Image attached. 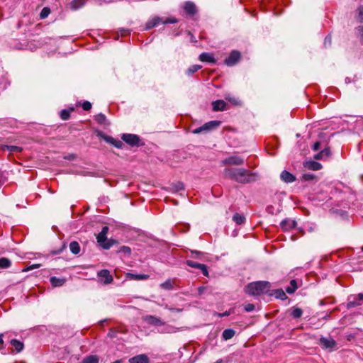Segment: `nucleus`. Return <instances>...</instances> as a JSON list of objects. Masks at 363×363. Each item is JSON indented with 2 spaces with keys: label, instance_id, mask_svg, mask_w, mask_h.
Segmentation results:
<instances>
[{
  "label": "nucleus",
  "instance_id": "20e7f679",
  "mask_svg": "<svg viewBox=\"0 0 363 363\" xmlns=\"http://www.w3.org/2000/svg\"><path fill=\"white\" fill-rule=\"evenodd\" d=\"M121 139L131 147H138L143 145L140 137L135 134L124 133L122 135Z\"/></svg>",
  "mask_w": 363,
  "mask_h": 363
},
{
  "label": "nucleus",
  "instance_id": "2f4dec72",
  "mask_svg": "<svg viewBox=\"0 0 363 363\" xmlns=\"http://www.w3.org/2000/svg\"><path fill=\"white\" fill-rule=\"evenodd\" d=\"M233 220L238 225H242L245 221V217L238 213H235L233 216Z\"/></svg>",
  "mask_w": 363,
  "mask_h": 363
},
{
  "label": "nucleus",
  "instance_id": "cd10ccee",
  "mask_svg": "<svg viewBox=\"0 0 363 363\" xmlns=\"http://www.w3.org/2000/svg\"><path fill=\"white\" fill-rule=\"evenodd\" d=\"M298 289V284L295 279H293L290 281V285L286 288V291L288 294H293Z\"/></svg>",
  "mask_w": 363,
  "mask_h": 363
},
{
  "label": "nucleus",
  "instance_id": "4468645a",
  "mask_svg": "<svg viewBox=\"0 0 363 363\" xmlns=\"http://www.w3.org/2000/svg\"><path fill=\"white\" fill-rule=\"evenodd\" d=\"M228 104L223 100H216L212 102L214 111H222L227 109Z\"/></svg>",
  "mask_w": 363,
  "mask_h": 363
},
{
  "label": "nucleus",
  "instance_id": "4c0bfd02",
  "mask_svg": "<svg viewBox=\"0 0 363 363\" xmlns=\"http://www.w3.org/2000/svg\"><path fill=\"white\" fill-rule=\"evenodd\" d=\"M96 122L101 125H104L106 122V117L103 113H99L95 116Z\"/></svg>",
  "mask_w": 363,
  "mask_h": 363
},
{
  "label": "nucleus",
  "instance_id": "7c9ffc66",
  "mask_svg": "<svg viewBox=\"0 0 363 363\" xmlns=\"http://www.w3.org/2000/svg\"><path fill=\"white\" fill-rule=\"evenodd\" d=\"M99 359L96 355H89L84 357L82 363H99Z\"/></svg>",
  "mask_w": 363,
  "mask_h": 363
},
{
  "label": "nucleus",
  "instance_id": "e433bc0d",
  "mask_svg": "<svg viewBox=\"0 0 363 363\" xmlns=\"http://www.w3.org/2000/svg\"><path fill=\"white\" fill-rule=\"evenodd\" d=\"M116 243V241L114 240H108L106 239V241H104V242L101 243L100 245L105 250L110 249L113 244Z\"/></svg>",
  "mask_w": 363,
  "mask_h": 363
},
{
  "label": "nucleus",
  "instance_id": "b1692460",
  "mask_svg": "<svg viewBox=\"0 0 363 363\" xmlns=\"http://www.w3.org/2000/svg\"><path fill=\"white\" fill-rule=\"evenodd\" d=\"M11 345L15 348L16 352H20L23 350V343L16 339L11 340Z\"/></svg>",
  "mask_w": 363,
  "mask_h": 363
},
{
  "label": "nucleus",
  "instance_id": "58836bf2",
  "mask_svg": "<svg viewBox=\"0 0 363 363\" xmlns=\"http://www.w3.org/2000/svg\"><path fill=\"white\" fill-rule=\"evenodd\" d=\"M201 68V65H194L191 66L187 70L186 74L189 75L193 74Z\"/></svg>",
  "mask_w": 363,
  "mask_h": 363
},
{
  "label": "nucleus",
  "instance_id": "a19ab883",
  "mask_svg": "<svg viewBox=\"0 0 363 363\" xmlns=\"http://www.w3.org/2000/svg\"><path fill=\"white\" fill-rule=\"evenodd\" d=\"M357 32V36L359 38L360 42L363 45V26H359L356 28Z\"/></svg>",
  "mask_w": 363,
  "mask_h": 363
},
{
  "label": "nucleus",
  "instance_id": "8fccbe9b",
  "mask_svg": "<svg viewBox=\"0 0 363 363\" xmlns=\"http://www.w3.org/2000/svg\"><path fill=\"white\" fill-rule=\"evenodd\" d=\"M357 11L359 20L360 22H363V6H360Z\"/></svg>",
  "mask_w": 363,
  "mask_h": 363
},
{
  "label": "nucleus",
  "instance_id": "49530a36",
  "mask_svg": "<svg viewBox=\"0 0 363 363\" xmlns=\"http://www.w3.org/2000/svg\"><path fill=\"white\" fill-rule=\"evenodd\" d=\"M174 186L175 188V190L177 191L183 190L184 189V185L182 182H178L176 184H174Z\"/></svg>",
  "mask_w": 363,
  "mask_h": 363
},
{
  "label": "nucleus",
  "instance_id": "6e6552de",
  "mask_svg": "<svg viewBox=\"0 0 363 363\" xmlns=\"http://www.w3.org/2000/svg\"><path fill=\"white\" fill-rule=\"evenodd\" d=\"M319 344L323 349L330 350L335 349L337 345L336 342L333 338L324 337L320 338Z\"/></svg>",
  "mask_w": 363,
  "mask_h": 363
},
{
  "label": "nucleus",
  "instance_id": "f03ea898",
  "mask_svg": "<svg viewBox=\"0 0 363 363\" xmlns=\"http://www.w3.org/2000/svg\"><path fill=\"white\" fill-rule=\"evenodd\" d=\"M271 284L267 281H257L248 284L246 286L245 291L252 296H260L263 294H268Z\"/></svg>",
  "mask_w": 363,
  "mask_h": 363
},
{
  "label": "nucleus",
  "instance_id": "f704fd0d",
  "mask_svg": "<svg viewBox=\"0 0 363 363\" xmlns=\"http://www.w3.org/2000/svg\"><path fill=\"white\" fill-rule=\"evenodd\" d=\"M225 99L236 106H240L242 104L241 101L238 98L235 96H230V95L225 96Z\"/></svg>",
  "mask_w": 363,
  "mask_h": 363
},
{
  "label": "nucleus",
  "instance_id": "37998d69",
  "mask_svg": "<svg viewBox=\"0 0 363 363\" xmlns=\"http://www.w3.org/2000/svg\"><path fill=\"white\" fill-rule=\"evenodd\" d=\"M186 264L190 267L195 268V269H199L202 264L196 262L192 260H186Z\"/></svg>",
  "mask_w": 363,
  "mask_h": 363
},
{
  "label": "nucleus",
  "instance_id": "393cba45",
  "mask_svg": "<svg viewBox=\"0 0 363 363\" xmlns=\"http://www.w3.org/2000/svg\"><path fill=\"white\" fill-rule=\"evenodd\" d=\"M235 331L231 328L225 329L222 333V337L225 340H228L234 337Z\"/></svg>",
  "mask_w": 363,
  "mask_h": 363
},
{
  "label": "nucleus",
  "instance_id": "c756f323",
  "mask_svg": "<svg viewBox=\"0 0 363 363\" xmlns=\"http://www.w3.org/2000/svg\"><path fill=\"white\" fill-rule=\"evenodd\" d=\"M11 266V261L6 257L0 258V269H8Z\"/></svg>",
  "mask_w": 363,
  "mask_h": 363
},
{
  "label": "nucleus",
  "instance_id": "774afa93",
  "mask_svg": "<svg viewBox=\"0 0 363 363\" xmlns=\"http://www.w3.org/2000/svg\"><path fill=\"white\" fill-rule=\"evenodd\" d=\"M114 363H121V361L120 360H117V361L114 362Z\"/></svg>",
  "mask_w": 363,
  "mask_h": 363
},
{
  "label": "nucleus",
  "instance_id": "603ef678",
  "mask_svg": "<svg viewBox=\"0 0 363 363\" xmlns=\"http://www.w3.org/2000/svg\"><path fill=\"white\" fill-rule=\"evenodd\" d=\"M199 269H201L202 274L206 276V277H208V269H207V267L206 265L202 264L201 267L199 268Z\"/></svg>",
  "mask_w": 363,
  "mask_h": 363
},
{
  "label": "nucleus",
  "instance_id": "bf43d9fd",
  "mask_svg": "<svg viewBox=\"0 0 363 363\" xmlns=\"http://www.w3.org/2000/svg\"><path fill=\"white\" fill-rule=\"evenodd\" d=\"M320 142H315L313 145V150L314 151H317L320 149Z\"/></svg>",
  "mask_w": 363,
  "mask_h": 363
},
{
  "label": "nucleus",
  "instance_id": "6e6d98bb",
  "mask_svg": "<svg viewBox=\"0 0 363 363\" xmlns=\"http://www.w3.org/2000/svg\"><path fill=\"white\" fill-rule=\"evenodd\" d=\"M155 27H156V26H155L152 19H151L149 21H147V23H146V26H145V28H146L147 30L152 29V28H153Z\"/></svg>",
  "mask_w": 363,
  "mask_h": 363
},
{
  "label": "nucleus",
  "instance_id": "13d9d810",
  "mask_svg": "<svg viewBox=\"0 0 363 363\" xmlns=\"http://www.w3.org/2000/svg\"><path fill=\"white\" fill-rule=\"evenodd\" d=\"M6 181V177L4 173L0 170V186Z\"/></svg>",
  "mask_w": 363,
  "mask_h": 363
},
{
  "label": "nucleus",
  "instance_id": "9b49d317",
  "mask_svg": "<svg viewBox=\"0 0 363 363\" xmlns=\"http://www.w3.org/2000/svg\"><path fill=\"white\" fill-rule=\"evenodd\" d=\"M143 319L147 323L152 325H164L165 324L161 318L151 315L145 316Z\"/></svg>",
  "mask_w": 363,
  "mask_h": 363
},
{
  "label": "nucleus",
  "instance_id": "4d7b16f0",
  "mask_svg": "<svg viewBox=\"0 0 363 363\" xmlns=\"http://www.w3.org/2000/svg\"><path fill=\"white\" fill-rule=\"evenodd\" d=\"M155 27H156V26H155L152 19H151L149 21H147V23H146V26H145V28H146L147 30L152 29V28H153Z\"/></svg>",
  "mask_w": 363,
  "mask_h": 363
},
{
  "label": "nucleus",
  "instance_id": "473e14b6",
  "mask_svg": "<svg viewBox=\"0 0 363 363\" xmlns=\"http://www.w3.org/2000/svg\"><path fill=\"white\" fill-rule=\"evenodd\" d=\"M74 111V108H70L69 109H63L60 111V118L64 120H68L70 117V113Z\"/></svg>",
  "mask_w": 363,
  "mask_h": 363
},
{
  "label": "nucleus",
  "instance_id": "c85d7f7f",
  "mask_svg": "<svg viewBox=\"0 0 363 363\" xmlns=\"http://www.w3.org/2000/svg\"><path fill=\"white\" fill-rule=\"evenodd\" d=\"M3 150H7L10 152H21L23 150V148L16 145H4L3 147Z\"/></svg>",
  "mask_w": 363,
  "mask_h": 363
},
{
  "label": "nucleus",
  "instance_id": "680f3d73",
  "mask_svg": "<svg viewBox=\"0 0 363 363\" xmlns=\"http://www.w3.org/2000/svg\"><path fill=\"white\" fill-rule=\"evenodd\" d=\"M165 308H167L168 310L171 311L181 312L182 311V309L170 308V307H168L167 306H166Z\"/></svg>",
  "mask_w": 363,
  "mask_h": 363
},
{
  "label": "nucleus",
  "instance_id": "a18cd8bd",
  "mask_svg": "<svg viewBox=\"0 0 363 363\" xmlns=\"http://www.w3.org/2000/svg\"><path fill=\"white\" fill-rule=\"evenodd\" d=\"M175 328L171 325H166L161 333H171L175 332Z\"/></svg>",
  "mask_w": 363,
  "mask_h": 363
},
{
  "label": "nucleus",
  "instance_id": "79ce46f5",
  "mask_svg": "<svg viewBox=\"0 0 363 363\" xmlns=\"http://www.w3.org/2000/svg\"><path fill=\"white\" fill-rule=\"evenodd\" d=\"M50 9L49 8H48V7L43 8L40 13V18L41 19L45 18L46 17H48V16L50 14Z\"/></svg>",
  "mask_w": 363,
  "mask_h": 363
},
{
  "label": "nucleus",
  "instance_id": "9d476101",
  "mask_svg": "<svg viewBox=\"0 0 363 363\" xmlns=\"http://www.w3.org/2000/svg\"><path fill=\"white\" fill-rule=\"evenodd\" d=\"M155 26H157L160 23L168 24V23H176L178 20L174 17L163 18L159 16H155L152 18Z\"/></svg>",
  "mask_w": 363,
  "mask_h": 363
},
{
  "label": "nucleus",
  "instance_id": "864d4df0",
  "mask_svg": "<svg viewBox=\"0 0 363 363\" xmlns=\"http://www.w3.org/2000/svg\"><path fill=\"white\" fill-rule=\"evenodd\" d=\"M120 252H124L125 254L130 255L131 252V250L129 247L122 246L120 249Z\"/></svg>",
  "mask_w": 363,
  "mask_h": 363
},
{
  "label": "nucleus",
  "instance_id": "7ed1b4c3",
  "mask_svg": "<svg viewBox=\"0 0 363 363\" xmlns=\"http://www.w3.org/2000/svg\"><path fill=\"white\" fill-rule=\"evenodd\" d=\"M221 122L220 121H211L204 123L203 125L194 129L192 130L194 134H199L203 132H209L213 130L216 129L220 125Z\"/></svg>",
  "mask_w": 363,
  "mask_h": 363
},
{
  "label": "nucleus",
  "instance_id": "2eb2a0df",
  "mask_svg": "<svg viewBox=\"0 0 363 363\" xmlns=\"http://www.w3.org/2000/svg\"><path fill=\"white\" fill-rule=\"evenodd\" d=\"M129 363H149V358L146 354H138L130 358Z\"/></svg>",
  "mask_w": 363,
  "mask_h": 363
},
{
  "label": "nucleus",
  "instance_id": "c03bdc74",
  "mask_svg": "<svg viewBox=\"0 0 363 363\" xmlns=\"http://www.w3.org/2000/svg\"><path fill=\"white\" fill-rule=\"evenodd\" d=\"M302 179L304 181H311L315 179V176L311 173H305L303 174Z\"/></svg>",
  "mask_w": 363,
  "mask_h": 363
},
{
  "label": "nucleus",
  "instance_id": "dca6fc26",
  "mask_svg": "<svg viewBox=\"0 0 363 363\" xmlns=\"http://www.w3.org/2000/svg\"><path fill=\"white\" fill-rule=\"evenodd\" d=\"M281 179L286 183H291L296 180L294 175L286 170H284L280 175Z\"/></svg>",
  "mask_w": 363,
  "mask_h": 363
},
{
  "label": "nucleus",
  "instance_id": "5fc2aeb1",
  "mask_svg": "<svg viewBox=\"0 0 363 363\" xmlns=\"http://www.w3.org/2000/svg\"><path fill=\"white\" fill-rule=\"evenodd\" d=\"M245 310L247 312H251L255 310V305L252 303H248L245 306Z\"/></svg>",
  "mask_w": 363,
  "mask_h": 363
},
{
  "label": "nucleus",
  "instance_id": "69168bd1",
  "mask_svg": "<svg viewBox=\"0 0 363 363\" xmlns=\"http://www.w3.org/2000/svg\"><path fill=\"white\" fill-rule=\"evenodd\" d=\"M345 83H346V84H350V83H351V82H352V80H351V79H350V78H349V77H346V78H345Z\"/></svg>",
  "mask_w": 363,
  "mask_h": 363
},
{
  "label": "nucleus",
  "instance_id": "052dcab7",
  "mask_svg": "<svg viewBox=\"0 0 363 363\" xmlns=\"http://www.w3.org/2000/svg\"><path fill=\"white\" fill-rule=\"evenodd\" d=\"M324 43L325 45H326L327 43H328L329 45L331 44V37L330 35L325 37Z\"/></svg>",
  "mask_w": 363,
  "mask_h": 363
},
{
  "label": "nucleus",
  "instance_id": "aec40b11",
  "mask_svg": "<svg viewBox=\"0 0 363 363\" xmlns=\"http://www.w3.org/2000/svg\"><path fill=\"white\" fill-rule=\"evenodd\" d=\"M199 60L202 62H207L211 63H215L216 60L212 54L208 52H202L199 55Z\"/></svg>",
  "mask_w": 363,
  "mask_h": 363
},
{
  "label": "nucleus",
  "instance_id": "4be33fe9",
  "mask_svg": "<svg viewBox=\"0 0 363 363\" xmlns=\"http://www.w3.org/2000/svg\"><path fill=\"white\" fill-rule=\"evenodd\" d=\"M269 294L270 296H274L277 298H279L281 300H285L287 298L285 292L281 289L273 290L272 293H269Z\"/></svg>",
  "mask_w": 363,
  "mask_h": 363
},
{
  "label": "nucleus",
  "instance_id": "423d86ee",
  "mask_svg": "<svg viewBox=\"0 0 363 363\" xmlns=\"http://www.w3.org/2000/svg\"><path fill=\"white\" fill-rule=\"evenodd\" d=\"M241 58V54L238 50H233L229 56L225 59V64L229 67L236 65Z\"/></svg>",
  "mask_w": 363,
  "mask_h": 363
},
{
  "label": "nucleus",
  "instance_id": "338daca9",
  "mask_svg": "<svg viewBox=\"0 0 363 363\" xmlns=\"http://www.w3.org/2000/svg\"><path fill=\"white\" fill-rule=\"evenodd\" d=\"M191 253H192V254H196V255H197L201 254V252H200L196 251V250H195V251H191Z\"/></svg>",
  "mask_w": 363,
  "mask_h": 363
},
{
  "label": "nucleus",
  "instance_id": "a211bd4d",
  "mask_svg": "<svg viewBox=\"0 0 363 363\" xmlns=\"http://www.w3.org/2000/svg\"><path fill=\"white\" fill-rule=\"evenodd\" d=\"M303 165L306 168L315 171L319 170L322 168L321 164L315 161L306 162Z\"/></svg>",
  "mask_w": 363,
  "mask_h": 363
},
{
  "label": "nucleus",
  "instance_id": "09e8293b",
  "mask_svg": "<svg viewBox=\"0 0 363 363\" xmlns=\"http://www.w3.org/2000/svg\"><path fill=\"white\" fill-rule=\"evenodd\" d=\"M65 248H66V245L64 243V244L62 245V246L60 249H58V250H52V251L51 252V254H52V255H59V254H60V253H61V252H62Z\"/></svg>",
  "mask_w": 363,
  "mask_h": 363
},
{
  "label": "nucleus",
  "instance_id": "a878e982",
  "mask_svg": "<svg viewBox=\"0 0 363 363\" xmlns=\"http://www.w3.org/2000/svg\"><path fill=\"white\" fill-rule=\"evenodd\" d=\"M126 277L132 280H143L148 278V275L146 274H134L132 273H127Z\"/></svg>",
  "mask_w": 363,
  "mask_h": 363
},
{
  "label": "nucleus",
  "instance_id": "72a5a7b5",
  "mask_svg": "<svg viewBox=\"0 0 363 363\" xmlns=\"http://www.w3.org/2000/svg\"><path fill=\"white\" fill-rule=\"evenodd\" d=\"M83 0H72L70 3V7L73 10H77L84 5Z\"/></svg>",
  "mask_w": 363,
  "mask_h": 363
},
{
  "label": "nucleus",
  "instance_id": "39448f33",
  "mask_svg": "<svg viewBox=\"0 0 363 363\" xmlns=\"http://www.w3.org/2000/svg\"><path fill=\"white\" fill-rule=\"evenodd\" d=\"M363 303V294L359 293L357 295H351L347 298V308L350 309Z\"/></svg>",
  "mask_w": 363,
  "mask_h": 363
},
{
  "label": "nucleus",
  "instance_id": "e2e57ef3",
  "mask_svg": "<svg viewBox=\"0 0 363 363\" xmlns=\"http://www.w3.org/2000/svg\"><path fill=\"white\" fill-rule=\"evenodd\" d=\"M230 315V311H225L223 313H218V316L219 317H225V316H228Z\"/></svg>",
  "mask_w": 363,
  "mask_h": 363
},
{
  "label": "nucleus",
  "instance_id": "f257e3e1",
  "mask_svg": "<svg viewBox=\"0 0 363 363\" xmlns=\"http://www.w3.org/2000/svg\"><path fill=\"white\" fill-rule=\"evenodd\" d=\"M223 175L225 178L242 184L255 182L259 177L256 172L245 168H225Z\"/></svg>",
  "mask_w": 363,
  "mask_h": 363
},
{
  "label": "nucleus",
  "instance_id": "c9c22d12",
  "mask_svg": "<svg viewBox=\"0 0 363 363\" xmlns=\"http://www.w3.org/2000/svg\"><path fill=\"white\" fill-rule=\"evenodd\" d=\"M160 287L165 290H171L174 288L173 283L170 279H167L160 284Z\"/></svg>",
  "mask_w": 363,
  "mask_h": 363
},
{
  "label": "nucleus",
  "instance_id": "ea45409f",
  "mask_svg": "<svg viewBox=\"0 0 363 363\" xmlns=\"http://www.w3.org/2000/svg\"><path fill=\"white\" fill-rule=\"evenodd\" d=\"M303 314V311L299 308H295L291 312V315L294 318H299Z\"/></svg>",
  "mask_w": 363,
  "mask_h": 363
},
{
  "label": "nucleus",
  "instance_id": "3c124183",
  "mask_svg": "<svg viewBox=\"0 0 363 363\" xmlns=\"http://www.w3.org/2000/svg\"><path fill=\"white\" fill-rule=\"evenodd\" d=\"M40 264H32V265H30L26 268H24L23 269V272H28L30 270H32V269H36V268H38L40 267Z\"/></svg>",
  "mask_w": 363,
  "mask_h": 363
},
{
  "label": "nucleus",
  "instance_id": "bb28decb",
  "mask_svg": "<svg viewBox=\"0 0 363 363\" xmlns=\"http://www.w3.org/2000/svg\"><path fill=\"white\" fill-rule=\"evenodd\" d=\"M69 250L74 255H77L79 253L81 247L77 241H72L69 244Z\"/></svg>",
  "mask_w": 363,
  "mask_h": 363
},
{
  "label": "nucleus",
  "instance_id": "0e129e2a",
  "mask_svg": "<svg viewBox=\"0 0 363 363\" xmlns=\"http://www.w3.org/2000/svg\"><path fill=\"white\" fill-rule=\"evenodd\" d=\"M3 336V334H0V349L2 348V345L4 344Z\"/></svg>",
  "mask_w": 363,
  "mask_h": 363
},
{
  "label": "nucleus",
  "instance_id": "412c9836",
  "mask_svg": "<svg viewBox=\"0 0 363 363\" xmlns=\"http://www.w3.org/2000/svg\"><path fill=\"white\" fill-rule=\"evenodd\" d=\"M330 155V150L329 147H325L318 153L314 155L315 160H323L328 157Z\"/></svg>",
  "mask_w": 363,
  "mask_h": 363
},
{
  "label": "nucleus",
  "instance_id": "f8f14e48",
  "mask_svg": "<svg viewBox=\"0 0 363 363\" xmlns=\"http://www.w3.org/2000/svg\"><path fill=\"white\" fill-rule=\"evenodd\" d=\"M296 225V222L294 220L291 219H284L280 223L281 229L284 231H289L294 228Z\"/></svg>",
  "mask_w": 363,
  "mask_h": 363
},
{
  "label": "nucleus",
  "instance_id": "f3484780",
  "mask_svg": "<svg viewBox=\"0 0 363 363\" xmlns=\"http://www.w3.org/2000/svg\"><path fill=\"white\" fill-rule=\"evenodd\" d=\"M108 231V226H104L101 229V231L97 235L96 239L97 242L99 243L104 242V241H106L107 237L106 235Z\"/></svg>",
  "mask_w": 363,
  "mask_h": 363
},
{
  "label": "nucleus",
  "instance_id": "1a4fd4ad",
  "mask_svg": "<svg viewBox=\"0 0 363 363\" xmlns=\"http://www.w3.org/2000/svg\"><path fill=\"white\" fill-rule=\"evenodd\" d=\"M101 282L104 284H109L113 282V278L108 269H101L97 273Z\"/></svg>",
  "mask_w": 363,
  "mask_h": 363
},
{
  "label": "nucleus",
  "instance_id": "5701e85b",
  "mask_svg": "<svg viewBox=\"0 0 363 363\" xmlns=\"http://www.w3.org/2000/svg\"><path fill=\"white\" fill-rule=\"evenodd\" d=\"M50 281L52 286L58 287L62 286L65 283V279H60L56 277H51Z\"/></svg>",
  "mask_w": 363,
  "mask_h": 363
},
{
  "label": "nucleus",
  "instance_id": "6ab92c4d",
  "mask_svg": "<svg viewBox=\"0 0 363 363\" xmlns=\"http://www.w3.org/2000/svg\"><path fill=\"white\" fill-rule=\"evenodd\" d=\"M104 139L107 143L113 145L114 147L117 148H122L123 146V142L118 140H116L111 136H105Z\"/></svg>",
  "mask_w": 363,
  "mask_h": 363
},
{
  "label": "nucleus",
  "instance_id": "ddd939ff",
  "mask_svg": "<svg viewBox=\"0 0 363 363\" xmlns=\"http://www.w3.org/2000/svg\"><path fill=\"white\" fill-rule=\"evenodd\" d=\"M184 9L186 14L193 16L197 13V9L194 3L186 1L184 4Z\"/></svg>",
  "mask_w": 363,
  "mask_h": 363
},
{
  "label": "nucleus",
  "instance_id": "de8ad7c7",
  "mask_svg": "<svg viewBox=\"0 0 363 363\" xmlns=\"http://www.w3.org/2000/svg\"><path fill=\"white\" fill-rule=\"evenodd\" d=\"M82 106L84 111H89L91 108V104L86 101L82 104Z\"/></svg>",
  "mask_w": 363,
  "mask_h": 363
},
{
  "label": "nucleus",
  "instance_id": "0eeeda50",
  "mask_svg": "<svg viewBox=\"0 0 363 363\" xmlns=\"http://www.w3.org/2000/svg\"><path fill=\"white\" fill-rule=\"evenodd\" d=\"M244 162V159L238 155L228 157L222 161L223 165H242Z\"/></svg>",
  "mask_w": 363,
  "mask_h": 363
}]
</instances>
